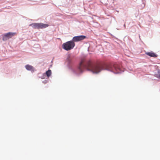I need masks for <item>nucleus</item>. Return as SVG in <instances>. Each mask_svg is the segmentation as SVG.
I'll list each match as a JSON object with an SVG mask.
<instances>
[{
  "label": "nucleus",
  "mask_w": 160,
  "mask_h": 160,
  "mask_svg": "<svg viewBox=\"0 0 160 160\" xmlns=\"http://www.w3.org/2000/svg\"><path fill=\"white\" fill-rule=\"evenodd\" d=\"M84 69L90 71L94 73H98L102 70L109 71L115 73H120L121 71L120 68L117 64H109L103 66H93L91 60H86L84 58L82 59L78 70L80 73H82Z\"/></svg>",
  "instance_id": "f257e3e1"
},
{
  "label": "nucleus",
  "mask_w": 160,
  "mask_h": 160,
  "mask_svg": "<svg viewBox=\"0 0 160 160\" xmlns=\"http://www.w3.org/2000/svg\"><path fill=\"white\" fill-rule=\"evenodd\" d=\"M156 75L157 77L160 78V71H158V73Z\"/></svg>",
  "instance_id": "1a4fd4ad"
},
{
  "label": "nucleus",
  "mask_w": 160,
  "mask_h": 160,
  "mask_svg": "<svg viewBox=\"0 0 160 160\" xmlns=\"http://www.w3.org/2000/svg\"><path fill=\"white\" fill-rule=\"evenodd\" d=\"M30 26H31L34 29H43L48 27L49 25L48 24H43L41 23H35L30 24Z\"/></svg>",
  "instance_id": "7ed1b4c3"
},
{
  "label": "nucleus",
  "mask_w": 160,
  "mask_h": 160,
  "mask_svg": "<svg viewBox=\"0 0 160 160\" xmlns=\"http://www.w3.org/2000/svg\"><path fill=\"white\" fill-rule=\"evenodd\" d=\"M16 34V32H9L6 33L3 35L2 40L3 41H6L7 39L12 38Z\"/></svg>",
  "instance_id": "20e7f679"
},
{
  "label": "nucleus",
  "mask_w": 160,
  "mask_h": 160,
  "mask_svg": "<svg viewBox=\"0 0 160 160\" xmlns=\"http://www.w3.org/2000/svg\"><path fill=\"white\" fill-rule=\"evenodd\" d=\"M46 74L48 77H49L51 74V71L49 70L46 72Z\"/></svg>",
  "instance_id": "6e6552de"
},
{
  "label": "nucleus",
  "mask_w": 160,
  "mask_h": 160,
  "mask_svg": "<svg viewBox=\"0 0 160 160\" xmlns=\"http://www.w3.org/2000/svg\"><path fill=\"white\" fill-rule=\"evenodd\" d=\"M145 54L146 55L150 56L151 57L156 58L158 57V55L152 52H146Z\"/></svg>",
  "instance_id": "423d86ee"
},
{
  "label": "nucleus",
  "mask_w": 160,
  "mask_h": 160,
  "mask_svg": "<svg viewBox=\"0 0 160 160\" xmlns=\"http://www.w3.org/2000/svg\"><path fill=\"white\" fill-rule=\"evenodd\" d=\"M86 38V36L83 35H81L74 37L72 40V41L73 42H78L82 40H83Z\"/></svg>",
  "instance_id": "39448f33"
},
{
  "label": "nucleus",
  "mask_w": 160,
  "mask_h": 160,
  "mask_svg": "<svg viewBox=\"0 0 160 160\" xmlns=\"http://www.w3.org/2000/svg\"><path fill=\"white\" fill-rule=\"evenodd\" d=\"M75 46V43L72 41H70L64 43L62 45L63 48L67 51L73 49Z\"/></svg>",
  "instance_id": "f03ea898"
},
{
  "label": "nucleus",
  "mask_w": 160,
  "mask_h": 160,
  "mask_svg": "<svg viewBox=\"0 0 160 160\" xmlns=\"http://www.w3.org/2000/svg\"><path fill=\"white\" fill-rule=\"evenodd\" d=\"M26 68L28 70L31 71L32 72H34L35 71V69L32 66L29 65H27L25 66Z\"/></svg>",
  "instance_id": "0eeeda50"
}]
</instances>
